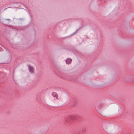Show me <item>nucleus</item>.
Masks as SVG:
<instances>
[{
  "mask_svg": "<svg viewBox=\"0 0 134 134\" xmlns=\"http://www.w3.org/2000/svg\"><path fill=\"white\" fill-rule=\"evenodd\" d=\"M106 105L103 103H99L97 104L95 106V108L97 111L101 114H102V112L105 109Z\"/></svg>",
  "mask_w": 134,
  "mask_h": 134,
  "instance_id": "obj_1",
  "label": "nucleus"
},
{
  "mask_svg": "<svg viewBox=\"0 0 134 134\" xmlns=\"http://www.w3.org/2000/svg\"><path fill=\"white\" fill-rule=\"evenodd\" d=\"M103 127L104 130L108 134L111 133V130L108 125H104Z\"/></svg>",
  "mask_w": 134,
  "mask_h": 134,
  "instance_id": "obj_2",
  "label": "nucleus"
},
{
  "mask_svg": "<svg viewBox=\"0 0 134 134\" xmlns=\"http://www.w3.org/2000/svg\"><path fill=\"white\" fill-rule=\"evenodd\" d=\"M29 69L31 73H33L34 72V69L33 66L31 65L29 66Z\"/></svg>",
  "mask_w": 134,
  "mask_h": 134,
  "instance_id": "obj_3",
  "label": "nucleus"
},
{
  "mask_svg": "<svg viewBox=\"0 0 134 134\" xmlns=\"http://www.w3.org/2000/svg\"><path fill=\"white\" fill-rule=\"evenodd\" d=\"M71 61L72 60L70 58H68L66 60V63L68 64H70L71 63Z\"/></svg>",
  "mask_w": 134,
  "mask_h": 134,
  "instance_id": "obj_4",
  "label": "nucleus"
},
{
  "mask_svg": "<svg viewBox=\"0 0 134 134\" xmlns=\"http://www.w3.org/2000/svg\"><path fill=\"white\" fill-rule=\"evenodd\" d=\"M52 95L54 97H55L56 99H57L58 97V94L55 92H53L52 93Z\"/></svg>",
  "mask_w": 134,
  "mask_h": 134,
  "instance_id": "obj_5",
  "label": "nucleus"
},
{
  "mask_svg": "<svg viewBox=\"0 0 134 134\" xmlns=\"http://www.w3.org/2000/svg\"><path fill=\"white\" fill-rule=\"evenodd\" d=\"M71 116H69V118H71Z\"/></svg>",
  "mask_w": 134,
  "mask_h": 134,
  "instance_id": "obj_6",
  "label": "nucleus"
}]
</instances>
